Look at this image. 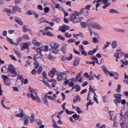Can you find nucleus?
<instances>
[{
    "instance_id": "obj_4",
    "label": "nucleus",
    "mask_w": 128,
    "mask_h": 128,
    "mask_svg": "<svg viewBox=\"0 0 128 128\" xmlns=\"http://www.w3.org/2000/svg\"><path fill=\"white\" fill-rule=\"evenodd\" d=\"M90 24L92 28L94 29L100 30L102 28L101 26L94 22H92L90 23Z\"/></svg>"
},
{
    "instance_id": "obj_17",
    "label": "nucleus",
    "mask_w": 128,
    "mask_h": 128,
    "mask_svg": "<svg viewBox=\"0 0 128 128\" xmlns=\"http://www.w3.org/2000/svg\"><path fill=\"white\" fill-rule=\"evenodd\" d=\"M17 11H18L19 12L21 11V10L20 8L18 6H14L13 8V11L14 12H15Z\"/></svg>"
},
{
    "instance_id": "obj_8",
    "label": "nucleus",
    "mask_w": 128,
    "mask_h": 128,
    "mask_svg": "<svg viewBox=\"0 0 128 128\" xmlns=\"http://www.w3.org/2000/svg\"><path fill=\"white\" fill-rule=\"evenodd\" d=\"M114 97L116 99L118 103L121 102V97L122 95L120 94H115L114 95Z\"/></svg>"
},
{
    "instance_id": "obj_64",
    "label": "nucleus",
    "mask_w": 128,
    "mask_h": 128,
    "mask_svg": "<svg viewBox=\"0 0 128 128\" xmlns=\"http://www.w3.org/2000/svg\"><path fill=\"white\" fill-rule=\"evenodd\" d=\"M72 117L74 118L75 119L77 118H78L79 117V116L76 113H75L72 116Z\"/></svg>"
},
{
    "instance_id": "obj_52",
    "label": "nucleus",
    "mask_w": 128,
    "mask_h": 128,
    "mask_svg": "<svg viewBox=\"0 0 128 128\" xmlns=\"http://www.w3.org/2000/svg\"><path fill=\"white\" fill-rule=\"evenodd\" d=\"M23 38L24 39L28 40L29 39V38L27 34H25L23 36Z\"/></svg>"
},
{
    "instance_id": "obj_10",
    "label": "nucleus",
    "mask_w": 128,
    "mask_h": 128,
    "mask_svg": "<svg viewBox=\"0 0 128 128\" xmlns=\"http://www.w3.org/2000/svg\"><path fill=\"white\" fill-rule=\"evenodd\" d=\"M112 30L114 31L118 32H120L122 33H124L126 31V30L124 29H122L115 28H113Z\"/></svg>"
},
{
    "instance_id": "obj_51",
    "label": "nucleus",
    "mask_w": 128,
    "mask_h": 128,
    "mask_svg": "<svg viewBox=\"0 0 128 128\" xmlns=\"http://www.w3.org/2000/svg\"><path fill=\"white\" fill-rule=\"evenodd\" d=\"M86 63L88 64H92L93 66H94L95 64V62L94 61H93L92 62H89L87 61H86Z\"/></svg>"
},
{
    "instance_id": "obj_28",
    "label": "nucleus",
    "mask_w": 128,
    "mask_h": 128,
    "mask_svg": "<svg viewBox=\"0 0 128 128\" xmlns=\"http://www.w3.org/2000/svg\"><path fill=\"white\" fill-rule=\"evenodd\" d=\"M14 50L15 54L17 55L20 58L21 57V54L18 51L15 49Z\"/></svg>"
},
{
    "instance_id": "obj_29",
    "label": "nucleus",
    "mask_w": 128,
    "mask_h": 128,
    "mask_svg": "<svg viewBox=\"0 0 128 128\" xmlns=\"http://www.w3.org/2000/svg\"><path fill=\"white\" fill-rule=\"evenodd\" d=\"M29 118L28 117H27L24 120V124L25 126H26L29 123V122L28 121Z\"/></svg>"
},
{
    "instance_id": "obj_43",
    "label": "nucleus",
    "mask_w": 128,
    "mask_h": 128,
    "mask_svg": "<svg viewBox=\"0 0 128 128\" xmlns=\"http://www.w3.org/2000/svg\"><path fill=\"white\" fill-rule=\"evenodd\" d=\"M6 38H7V41L8 42H9L10 44H14V42L12 41V39L9 38H8L7 37H6Z\"/></svg>"
},
{
    "instance_id": "obj_50",
    "label": "nucleus",
    "mask_w": 128,
    "mask_h": 128,
    "mask_svg": "<svg viewBox=\"0 0 128 128\" xmlns=\"http://www.w3.org/2000/svg\"><path fill=\"white\" fill-rule=\"evenodd\" d=\"M62 26L63 27V28H64L65 30H68L70 28L69 26L66 25H64Z\"/></svg>"
},
{
    "instance_id": "obj_57",
    "label": "nucleus",
    "mask_w": 128,
    "mask_h": 128,
    "mask_svg": "<svg viewBox=\"0 0 128 128\" xmlns=\"http://www.w3.org/2000/svg\"><path fill=\"white\" fill-rule=\"evenodd\" d=\"M47 35L50 36H54V35L49 31L47 32Z\"/></svg>"
},
{
    "instance_id": "obj_60",
    "label": "nucleus",
    "mask_w": 128,
    "mask_h": 128,
    "mask_svg": "<svg viewBox=\"0 0 128 128\" xmlns=\"http://www.w3.org/2000/svg\"><path fill=\"white\" fill-rule=\"evenodd\" d=\"M72 57V55L71 54H70V56L69 57H66V58L68 60H71Z\"/></svg>"
},
{
    "instance_id": "obj_48",
    "label": "nucleus",
    "mask_w": 128,
    "mask_h": 128,
    "mask_svg": "<svg viewBox=\"0 0 128 128\" xmlns=\"http://www.w3.org/2000/svg\"><path fill=\"white\" fill-rule=\"evenodd\" d=\"M34 64L35 66H34V68L36 69L39 66V65L38 63L36 62H35L34 63Z\"/></svg>"
},
{
    "instance_id": "obj_20",
    "label": "nucleus",
    "mask_w": 128,
    "mask_h": 128,
    "mask_svg": "<svg viewBox=\"0 0 128 128\" xmlns=\"http://www.w3.org/2000/svg\"><path fill=\"white\" fill-rule=\"evenodd\" d=\"M50 51L51 52V54H57L58 53L59 50L57 49H50Z\"/></svg>"
},
{
    "instance_id": "obj_2",
    "label": "nucleus",
    "mask_w": 128,
    "mask_h": 128,
    "mask_svg": "<svg viewBox=\"0 0 128 128\" xmlns=\"http://www.w3.org/2000/svg\"><path fill=\"white\" fill-rule=\"evenodd\" d=\"M69 72L68 71L65 72H59L58 74L56 79L58 81H60L62 80L64 78L63 76H66L68 74Z\"/></svg>"
},
{
    "instance_id": "obj_31",
    "label": "nucleus",
    "mask_w": 128,
    "mask_h": 128,
    "mask_svg": "<svg viewBox=\"0 0 128 128\" xmlns=\"http://www.w3.org/2000/svg\"><path fill=\"white\" fill-rule=\"evenodd\" d=\"M43 102L44 104L47 105L48 106H49V104L48 101L46 98H44V99Z\"/></svg>"
},
{
    "instance_id": "obj_55",
    "label": "nucleus",
    "mask_w": 128,
    "mask_h": 128,
    "mask_svg": "<svg viewBox=\"0 0 128 128\" xmlns=\"http://www.w3.org/2000/svg\"><path fill=\"white\" fill-rule=\"evenodd\" d=\"M76 92H77L80 91V87L79 86H75Z\"/></svg>"
},
{
    "instance_id": "obj_18",
    "label": "nucleus",
    "mask_w": 128,
    "mask_h": 128,
    "mask_svg": "<svg viewBox=\"0 0 128 128\" xmlns=\"http://www.w3.org/2000/svg\"><path fill=\"white\" fill-rule=\"evenodd\" d=\"M32 42L33 44L37 46H39L41 45L40 43L38 42L36 40H33Z\"/></svg>"
},
{
    "instance_id": "obj_56",
    "label": "nucleus",
    "mask_w": 128,
    "mask_h": 128,
    "mask_svg": "<svg viewBox=\"0 0 128 128\" xmlns=\"http://www.w3.org/2000/svg\"><path fill=\"white\" fill-rule=\"evenodd\" d=\"M38 8L40 10H43V8L41 5H38L37 6Z\"/></svg>"
},
{
    "instance_id": "obj_62",
    "label": "nucleus",
    "mask_w": 128,
    "mask_h": 128,
    "mask_svg": "<svg viewBox=\"0 0 128 128\" xmlns=\"http://www.w3.org/2000/svg\"><path fill=\"white\" fill-rule=\"evenodd\" d=\"M43 82L45 85H46L49 87H50V85L48 82L45 81L44 80Z\"/></svg>"
},
{
    "instance_id": "obj_9",
    "label": "nucleus",
    "mask_w": 128,
    "mask_h": 128,
    "mask_svg": "<svg viewBox=\"0 0 128 128\" xmlns=\"http://www.w3.org/2000/svg\"><path fill=\"white\" fill-rule=\"evenodd\" d=\"M50 46L54 49H57L59 46L58 43L56 42H51L50 44Z\"/></svg>"
},
{
    "instance_id": "obj_42",
    "label": "nucleus",
    "mask_w": 128,
    "mask_h": 128,
    "mask_svg": "<svg viewBox=\"0 0 128 128\" xmlns=\"http://www.w3.org/2000/svg\"><path fill=\"white\" fill-rule=\"evenodd\" d=\"M113 76L114 78L115 79H117L118 78V74L116 72H113Z\"/></svg>"
},
{
    "instance_id": "obj_38",
    "label": "nucleus",
    "mask_w": 128,
    "mask_h": 128,
    "mask_svg": "<svg viewBox=\"0 0 128 128\" xmlns=\"http://www.w3.org/2000/svg\"><path fill=\"white\" fill-rule=\"evenodd\" d=\"M120 53L119 52H116L114 54V56L116 58L118 59L120 58Z\"/></svg>"
},
{
    "instance_id": "obj_11",
    "label": "nucleus",
    "mask_w": 128,
    "mask_h": 128,
    "mask_svg": "<svg viewBox=\"0 0 128 128\" xmlns=\"http://www.w3.org/2000/svg\"><path fill=\"white\" fill-rule=\"evenodd\" d=\"M15 21L18 23L19 24L22 25L23 24V22L22 21L21 19L20 18L15 17L14 18Z\"/></svg>"
},
{
    "instance_id": "obj_61",
    "label": "nucleus",
    "mask_w": 128,
    "mask_h": 128,
    "mask_svg": "<svg viewBox=\"0 0 128 128\" xmlns=\"http://www.w3.org/2000/svg\"><path fill=\"white\" fill-rule=\"evenodd\" d=\"M80 50L83 51L84 50V48L83 47V46L82 44H80L79 46Z\"/></svg>"
},
{
    "instance_id": "obj_6",
    "label": "nucleus",
    "mask_w": 128,
    "mask_h": 128,
    "mask_svg": "<svg viewBox=\"0 0 128 128\" xmlns=\"http://www.w3.org/2000/svg\"><path fill=\"white\" fill-rule=\"evenodd\" d=\"M57 72L56 69L54 68H53L52 69V70L49 72L48 74V76L51 78H52L55 75L56 73Z\"/></svg>"
},
{
    "instance_id": "obj_26",
    "label": "nucleus",
    "mask_w": 128,
    "mask_h": 128,
    "mask_svg": "<svg viewBox=\"0 0 128 128\" xmlns=\"http://www.w3.org/2000/svg\"><path fill=\"white\" fill-rule=\"evenodd\" d=\"M3 11L4 12H6L8 16H10V10L7 8H4V9Z\"/></svg>"
},
{
    "instance_id": "obj_53",
    "label": "nucleus",
    "mask_w": 128,
    "mask_h": 128,
    "mask_svg": "<svg viewBox=\"0 0 128 128\" xmlns=\"http://www.w3.org/2000/svg\"><path fill=\"white\" fill-rule=\"evenodd\" d=\"M81 54L82 55H84V56H86L87 55V52L85 51H82L81 52Z\"/></svg>"
},
{
    "instance_id": "obj_37",
    "label": "nucleus",
    "mask_w": 128,
    "mask_h": 128,
    "mask_svg": "<svg viewBox=\"0 0 128 128\" xmlns=\"http://www.w3.org/2000/svg\"><path fill=\"white\" fill-rule=\"evenodd\" d=\"M48 58L50 60H54V57L52 56L51 53L49 54L48 57Z\"/></svg>"
},
{
    "instance_id": "obj_58",
    "label": "nucleus",
    "mask_w": 128,
    "mask_h": 128,
    "mask_svg": "<svg viewBox=\"0 0 128 128\" xmlns=\"http://www.w3.org/2000/svg\"><path fill=\"white\" fill-rule=\"evenodd\" d=\"M49 8H48L46 7L44 9V10L45 13H48L49 10Z\"/></svg>"
},
{
    "instance_id": "obj_39",
    "label": "nucleus",
    "mask_w": 128,
    "mask_h": 128,
    "mask_svg": "<svg viewBox=\"0 0 128 128\" xmlns=\"http://www.w3.org/2000/svg\"><path fill=\"white\" fill-rule=\"evenodd\" d=\"M26 64L25 66L26 67H28L29 66H31V63L29 61H28L26 62Z\"/></svg>"
},
{
    "instance_id": "obj_45",
    "label": "nucleus",
    "mask_w": 128,
    "mask_h": 128,
    "mask_svg": "<svg viewBox=\"0 0 128 128\" xmlns=\"http://www.w3.org/2000/svg\"><path fill=\"white\" fill-rule=\"evenodd\" d=\"M75 42V40L73 38L70 39L68 40V42L69 43L74 42Z\"/></svg>"
},
{
    "instance_id": "obj_14",
    "label": "nucleus",
    "mask_w": 128,
    "mask_h": 128,
    "mask_svg": "<svg viewBox=\"0 0 128 128\" xmlns=\"http://www.w3.org/2000/svg\"><path fill=\"white\" fill-rule=\"evenodd\" d=\"M73 36L74 37L77 39L78 38V36H80L82 38L84 37V36L82 34V33L80 32H79L78 34H73Z\"/></svg>"
},
{
    "instance_id": "obj_35",
    "label": "nucleus",
    "mask_w": 128,
    "mask_h": 128,
    "mask_svg": "<svg viewBox=\"0 0 128 128\" xmlns=\"http://www.w3.org/2000/svg\"><path fill=\"white\" fill-rule=\"evenodd\" d=\"M36 51L37 52V53H39V54L41 56H42V54L41 53V49L39 48H38L36 50Z\"/></svg>"
},
{
    "instance_id": "obj_59",
    "label": "nucleus",
    "mask_w": 128,
    "mask_h": 128,
    "mask_svg": "<svg viewBox=\"0 0 128 128\" xmlns=\"http://www.w3.org/2000/svg\"><path fill=\"white\" fill-rule=\"evenodd\" d=\"M91 6V5H87L86 6L85 9L90 10V8Z\"/></svg>"
},
{
    "instance_id": "obj_40",
    "label": "nucleus",
    "mask_w": 128,
    "mask_h": 128,
    "mask_svg": "<svg viewBox=\"0 0 128 128\" xmlns=\"http://www.w3.org/2000/svg\"><path fill=\"white\" fill-rule=\"evenodd\" d=\"M2 77L3 78L4 82H5V81L7 80L8 79L5 75H2Z\"/></svg>"
},
{
    "instance_id": "obj_24",
    "label": "nucleus",
    "mask_w": 128,
    "mask_h": 128,
    "mask_svg": "<svg viewBox=\"0 0 128 128\" xmlns=\"http://www.w3.org/2000/svg\"><path fill=\"white\" fill-rule=\"evenodd\" d=\"M109 12L112 14L115 13L118 14L119 12L118 11L114 9H111L109 10Z\"/></svg>"
},
{
    "instance_id": "obj_32",
    "label": "nucleus",
    "mask_w": 128,
    "mask_h": 128,
    "mask_svg": "<svg viewBox=\"0 0 128 128\" xmlns=\"http://www.w3.org/2000/svg\"><path fill=\"white\" fill-rule=\"evenodd\" d=\"M42 49L44 51H47L48 50V47L47 46H42Z\"/></svg>"
},
{
    "instance_id": "obj_3",
    "label": "nucleus",
    "mask_w": 128,
    "mask_h": 128,
    "mask_svg": "<svg viewBox=\"0 0 128 128\" xmlns=\"http://www.w3.org/2000/svg\"><path fill=\"white\" fill-rule=\"evenodd\" d=\"M14 68L12 64H10L8 65V71L10 72L13 75L12 76L15 77L17 75V73L16 70H14Z\"/></svg>"
},
{
    "instance_id": "obj_27",
    "label": "nucleus",
    "mask_w": 128,
    "mask_h": 128,
    "mask_svg": "<svg viewBox=\"0 0 128 128\" xmlns=\"http://www.w3.org/2000/svg\"><path fill=\"white\" fill-rule=\"evenodd\" d=\"M34 114H32L30 118V122L32 123L34 122Z\"/></svg>"
},
{
    "instance_id": "obj_63",
    "label": "nucleus",
    "mask_w": 128,
    "mask_h": 128,
    "mask_svg": "<svg viewBox=\"0 0 128 128\" xmlns=\"http://www.w3.org/2000/svg\"><path fill=\"white\" fill-rule=\"evenodd\" d=\"M82 43L85 45H88L89 44V42L86 40H83Z\"/></svg>"
},
{
    "instance_id": "obj_36",
    "label": "nucleus",
    "mask_w": 128,
    "mask_h": 128,
    "mask_svg": "<svg viewBox=\"0 0 128 128\" xmlns=\"http://www.w3.org/2000/svg\"><path fill=\"white\" fill-rule=\"evenodd\" d=\"M81 26L82 28H85L86 27V24L84 22H80Z\"/></svg>"
},
{
    "instance_id": "obj_19",
    "label": "nucleus",
    "mask_w": 128,
    "mask_h": 128,
    "mask_svg": "<svg viewBox=\"0 0 128 128\" xmlns=\"http://www.w3.org/2000/svg\"><path fill=\"white\" fill-rule=\"evenodd\" d=\"M76 78L80 82L82 83V78L80 73H78L76 77Z\"/></svg>"
},
{
    "instance_id": "obj_30",
    "label": "nucleus",
    "mask_w": 128,
    "mask_h": 128,
    "mask_svg": "<svg viewBox=\"0 0 128 128\" xmlns=\"http://www.w3.org/2000/svg\"><path fill=\"white\" fill-rule=\"evenodd\" d=\"M26 26H24L23 28V32H25L28 31H30L31 32V30L30 29H28V28L25 27Z\"/></svg>"
},
{
    "instance_id": "obj_1",
    "label": "nucleus",
    "mask_w": 128,
    "mask_h": 128,
    "mask_svg": "<svg viewBox=\"0 0 128 128\" xmlns=\"http://www.w3.org/2000/svg\"><path fill=\"white\" fill-rule=\"evenodd\" d=\"M80 14V13L79 12L76 11H75L74 13H71L70 15V21L74 23L79 22L83 19L82 17H78Z\"/></svg>"
},
{
    "instance_id": "obj_16",
    "label": "nucleus",
    "mask_w": 128,
    "mask_h": 128,
    "mask_svg": "<svg viewBox=\"0 0 128 128\" xmlns=\"http://www.w3.org/2000/svg\"><path fill=\"white\" fill-rule=\"evenodd\" d=\"M34 92H35V95L36 96V102H37L40 103L41 102V100L40 99L39 97L37 95V92L36 91V90H33Z\"/></svg>"
},
{
    "instance_id": "obj_23",
    "label": "nucleus",
    "mask_w": 128,
    "mask_h": 128,
    "mask_svg": "<svg viewBox=\"0 0 128 128\" xmlns=\"http://www.w3.org/2000/svg\"><path fill=\"white\" fill-rule=\"evenodd\" d=\"M38 23H41L42 22H45L47 23H48V22L44 18H42L41 19L38 20Z\"/></svg>"
},
{
    "instance_id": "obj_15",
    "label": "nucleus",
    "mask_w": 128,
    "mask_h": 128,
    "mask_svg": "<svg viewBox=\"0 0 128 128\" xmlns=\"http://www.w3.org/2000/svg\"><path fill=\"white\" fill-rule=\"evenodd\" d=\"M80 60V59L79 58H76L74 61L73 66H76L79 64Z\"/></svg>"
},
{
    "instance_id": "obj_44",
    "label": "nucleus",
    "mask_w": 128,
    "mask_h": 128,
    "mask_svg": "<svg viewBox=\"0 0 128 128\" xmlns=\"http://www.w3.org/2000/svg\"><path fill=\"white\" fill-rule=\"evenodd\" d=\"M121 86V85L120 84L118 85V88L117 89L116 91L118 93H120V92Z\"/></svg>"
},
{
    "instance_id": "obj_12",
    "label": "nucleus",
    "mask_w": 128,
    "mask_h": 128,
    "mask_svg": "<svg viewBox=\"0 0 128 128\" xmlns=\"http://www.w3.org/2000/svg\"><path fill=\"white\" fill-rule=\"evenodd\" d=\"M67 45L64 44L61 48V50L64 54H66V52Z\"/></svg>"
},
{
    "instance_id": "obj_13",
    "label": "nucleus",
    "mask_w": 128,
    "mask_h": 128,
    "mask_svg": "<svg viewBox=\"0 0 128 128\" xmlns=\"http://www.w3.org/2000/svg\"><path fill=\"white\" fill-rule=\"evenodd\" d=\"M20 45L22 46L21 49L22 50H23L25 49H27L28 48V45L27 43H21Z\"/></svg>"
},
{
    "instance_id": "obj_34",
    "label": "nucleus",
    "mask_w": 128,
    "mask_h": 128,
    "mask_svg": "<svg viewBox=\"0 0 128 128\" xmlns=\"http://www.w3.org/2000/svg\"><path fill=\"white\" fill-rule=\"evenodd\" d=\"M57 38L61 40L64 41L65 40V38L64 37L62 36L61 35H58L57 36Z\"/></svg>"
},
{
    "instance_id": "obj_47",
    "label": "nucleus",
    "mask_w": 128,
    "mask_h": 128,
    "mask_svg": "<svg viewBox=\"0 0 128 128\" xmlns=\"http://www.w3.org/2000/svg\"><path fill=\"white\" fill-rule=\"evenodd\" d=\"M93 39L92 42L95 43H96L98 42V40L97 38H92Z\"/></svg>"
},
{
    "instance_id": "obj_46",
    "label": "nucleus",
    "mask_w": 128,
    "mask_h": 128,
    "mask_svg": "<svg viewBox=\"0 0 128 128\" xmlns=\"http://www.w3.org/2000/svg\"><path fill=\"white\" fill-rule=\"evenodd\" d=\"M42 66L39 67L38 69V70L37 71L38 73V74H40L42 70Z\"/></svg>"
},
{
    "instance_id": "obj_21",
    "label": "nucleus",
    "mask_w": 128,
    "mask_h": 128,
    "mask_svg": "<svg viewBox=\"0 0 128 128\" xmlns=\"http://www.w3.org/2000/svg\"><path fill=\"white\" fill-rule=\"evenodd\" d=\"M20 114L24 118H26V115L25 114V113L24 112L23 110L21 108H19V109Z\"/></svg>"
},
{
    "instance_id": "obj_5",
    "label": "nucleus",
    "mask_w": 128,
    "mask_h": 128,
    "mask_svg": "<svg viewBox=\"0 0 128 128\" xmlns=\"http://www.w3.org/2000/svg\"><path fill=\"white\" fill-rule=\"evenodd\" d=\"M28 89L29 90V92L31 93V94H30V97L32 98V100H35L36 98V96H35L33 94L35 95V92H34L33 90H36V91L37 92V90H35L34 89H32V88L30 86H29Z\"/></svg>"
},
{
    "instance_id": "obj_49",
    "label": "nucleus",
    "mask_w": 128,
    "mask_h": 128,
    "mask_svg": "<svg viewBox=\"0 0 128 128\" xmlns=\"http://www.w3.org/2000/svg\"><path fill=\"white\" fill-rule=\"evenodd\" d=\"M47 81L51 82H53L55 84H56L57 83V81L56 80L54 79H51L50 80H48Z\"/></svg>"
},
{
    "instance_id": "obj_54",
    "label": "nucleus",
    "mask_w": 128,
    "mask_h": 128,
    "mask_svg": "<svg viewBox=\"0 0 128 128\" xmlns=\"http://www.w3.org/2000/svg\"><path fill=\"white\" fill-rule=\"evenodd\" d=\"M42 74L44 78H46L47 77V74L45 72H42Z\"/></svg>"
},
{
    "instance_id": "obj_33",
    "label": "nucleus",
    "mask_w": 128,
    "mask_h": 128,
    "mask_svg": "<svg viewBox=\"0 0 128 128\" xmlns=\"http://www.w3.org/2000/svg\"><path fill=\"white\" fill-rule=\"evenodd\" d=\"M4 84L6 85L9 86L10 84V79H8V80L5 81Z\"/></svg>"
},
{
    "instance_id": "obj_25",
    "label": "nucleus",
    "mask_w": 128,
    "mask_h": 128,
    "mask_svg": "<svg viewBox=\"0 0 128 128\" xmlns=\"http://www.w3.org/2000/svg\"><path fill=\"white\" fill-rule=\"evenodd\" d=\"M106 44H105L104 45V46L103 48V50H105L109 46V45L111 44V43L110 42H108L107 41L106 42Z\"/></svg>"
},
{
    "instance_id": "obj_7",
    "label": "nucleus",
    "mask_w": 128,
    "mask_h": 128,
    "mask_svg": "<svg viewBox=\"0 0 128 128\" xmlns=\"http://www.w3.org/2000/svg\"><path fill=\"white\" fill-rule=\"evenodd\" d=\"M97 4L96 5V11L98 10L97 8L100 5L99 3L101 2H103L104 4H108V0H97Z\"/></svg>"
},
{
    "instance_id": "obj_41",
    "label": "nucleus",
    "mask_w": 128,
    "mask_h": 128,
    "mask_svg": "<svg viewBox=\"0 0 128 128\" xmlns=\"http://www.w3.org/2000/svg\"><path fill=\"white\" fill-rule=\"evenodd\" d=\"M76 111L78 114H80L81 113H82V111L81 110V109L80 108L78 107L77 106L76 108Z\"/></svg>"
},
{
    "instance_id": "obj_22",
    "label": "nucleus",
    "mask_w": 128,
    "mask_h": 128,
    "mask_svg": "<svg viewBox=\"0 0 128 128\" xmlns=\"http://www.w3.org/2000/svg\"><path fill=\"white\" fill-rule=\"evenodd\" d=\"M111 46L113 48H116L117 46V42L116 41H114L112 42Z\"/></svg>"
}]
</instances>
